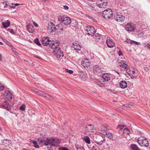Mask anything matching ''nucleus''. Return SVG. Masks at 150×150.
<instances>
[{
	"instance_id": "f257e3e1",
	"label": "nucleus",
	"mask_w": 150,
	"mask_h": 150,
	"mask_svg": "<svg viewBox=\"0 0 150 150\" xmlns=\"http://www.w3.org/2000/svg\"><path fill=\"white\" fill-rule=\"evenodd\" d=\"M137 142L141 146L147 147L149 145L148 141L147 139L143 137H139Z\"/></svg>"
},
{
	"instance_id": "f03ea898",
	"label": "nucleus",
	"mask_w": 150,
	"mask_h": 150,
	"mask_svg": "<svg viewBox=\"0 0 150 150\" xmlns=\"http://www.w3.org/2000/svg\"><path fill=\"white\" fill-rule=\"evenodd\" d=\"M103 16L105 19H109L112 16V12L110 9L108 8L103 12Z\"/></svg>"
},
{
	"instance_id": "7ed1b4c3",
	"label": "nucleus",
	"mask_w": 150,
	"mask_h": 150,
	"mask_svg": "<svg viewBox=\"0 0 150 150\" xmlns=\"http://www.w3.org/2000/svg\"><path fill=\"white\" fill-rule=\"evenodd\" d=\"M86 33L89 35L93 36L96 31L94 28L91 26H88L86 27Z\"/></svg>"
},
{
	"instance_id": "20e7f679",
	"label": "nucleus",
	"mask_w": 150,
	"mask_h": 150,
	"mask_svg": "<svg viewBox=\"0 0 150 150\" xmlns=\"http://www.w3.org/2000/svg\"><path fill=\"white\" fill-rule=\"evenodd\" d=\"M126 30L128 31H134L136 29L135 25L132 23H129L125 26Z\"/></svg>"
},
{
	"instance_id": "39448f33",
	"label": "nucleus",
	"mask_w": 150,
	"mask_h": 150,
	"mask_svg": "<svg viewBox=\"0 0 150 150\" xmlns=\"http://www.w3.org/2000/svg\"><path fill=\"white\" fill-rule=\"evenodd\" d=\"M53 53L54 55L57 58H61L64 56L63 52L61 50L60 48L58 49L53 50Z\"/></svg>"
},
{
	"instance_id": "423d86ee",
	"label": "nucleus",
	"mask_w": 150,
	"mask_h": 150,
	"mask_svg": "<svg viewBox=\"0 0 150 150\" xmlns=\"http://www.w3.org/2000/svg\"><path fill=\"white\" fill-rule=\"evenodd\" d=\"M39 140H40V142L41 143H44L46 146H48V144L50 146H54V141L53 139H47V141L45 142V140L42 139L39 140Z\"/></svg>"
},
{
	"instance_id": "0eeeda50",
	"label": "nucleus",
	"mask_w": 150,
	"mask_h": 150,
	"mask_svg": "<svg viewBox=\"0 0 150 150\" xmlns=\"http://www.w3.org/2000/svg\"><path fill=\"white\" fill-rule=\"evenodd\" d=\"M61 22L63 24L68 25L71 23V19L69 17L63 16L61 17Z\"/></svg>"
},
{
	"instance_id": "6e6552de",
	"label": "nucleus",
	"mask_w": 150,
	"mask_h": 150,
	"mask_svg": "<svg viewBox=\"0 0 150 150\" xmlns=\"http://www.w3.org/2000/svg\"><path fill=\"white\" fill-rule=\"evenodd\" d=\"M56 29L55 26L52 22H50L48 23L47 30L50 33H52Z\"/></svg>"
},
{
	"instance_id": "1a4fd4ad",
	"label": "nucleus",
	"mask_w": 150,
	"mask_h": 150,
	"mask_svg": "<svg viewBox=\"0 0 150 150\" xmlns=\"http://www.w3.org/2000/svg\"><path fill=\"white\" fill-rule=\"evenodd\" d=\"M42 43L44 45L49 46L51 43V41L49 40L48 37H44L42 38Z\"/></svg>"
},
{
	"instance_id": "9d476101",
	"label": "nucleus",
	"mask_w": 150,
	"mask_h": 150,
	"mask_svg": "<svg viewBox=\"0 0 150 150\" xmlns=\"http://www.w3.org/2000/svg\"><path fill=\"white\" fill-rule=\"evenodd\" d=\"M85 130L87 134L89 132L93 133L94 132V129L93 128V126L91 124L87 125L85 128ZM90 133L91 134V133Z\"/></svg>"
},
{
	"instance_id": "9b49d317",
	"label": "nucleus",
	"mask_w": 150,
	"mask_h": 150,
	"mask_svg": "<svg viewBox=\"0 0 150 150\" xmlns=\"http://www.w3.org/2000/svg\"><path fill=\"white\" fill-rule=\"evenodd\" d=\"M115 20L117 21L122 22L124 21L125 17L122 15L121 13H117L116 14V15L115 16Z\"/></svg>"
},
{
	"instance_id": "f8f14e48",
	"label": "nucleus",
	"mask_w": 150,
	"mask_h": 150,
	"mask_svg": "<svg viewBox=\"0 0 150 150\" xmlns=\"http://www.w3.org/2000/svg\"><path fill=\"white\" fill-rule=\"evenodd\" d=\"M59 44L58 42L51 41V43L50 44L49 47L53 49L54 50L59 49Z\"/></svg>"
},
{
	"instance_id": "ddd939ff",
	"label": "nucleus",
	"mask_w": 150,
	"mask_h": 150,
	"mask_svg": "<svg viewBox=\"0 0 150 150\" xmlns=\"http://www.w3.org/2000/svg\"><path fill=\"white\" fill-rule=\"evenodd\" d=\"M5 99L10 101L12 99V94L8 91H6L5 93Z\"/></svg>"
},
{
	"instance_id": "4468645a",
	"label": "nucleus",
	"mask_w": 150,
	"mask_h": 150,
	"mask_svg": "<svg viewBox=\"0 0 150 150\" xmlns=\"http://www.w3.org/2000/svg\"><path fill=\"white\" fill-rule=\"evenodd\" d=\"M93 70L95 74H98L101 72L102 70L100 67L98 65H95L93 67Z\"/></svg>"
},
{
	"instance_id": "2eb2a0df",
	"label": "nucleus",
	"mask_w": 150,
	"mask_h": 150,
	"mask_svg": "<svg viewBox=\"0 0 150 150\" xmlns=\"http://www.w3.org/2000/svg\"><path fill=\"white\" fill-rule=\"evenodd\" d=\"M108 3L106 0H104L103 2L97 4V6L100 8H105L107 7Z\"/></svg>"
},
{
	"instance_id": "dca6fc26",
	"label": "nucleus",
	"mask_w": 150,
	"mask_h": 150,
	"mask_svg": "<svg viewBox=\"0 0 150 150\" xmlns=\"http://www.w3.org/2000/svg\"><path fill=\"white\" fill-rule=\"evenodd\" d=\"M110 75L108 73H105L103 74L102 77L103 81H108L111 79Z\"/></svg>"
},
{
	"instance_id": "f3484780",
	"label": "nucleus",
	"mask_w": 150,
	"mask_h": 150,
	"mask_svg": "<svg viewBox=\"0 0 150 150\" xmlns=\"http://www.w3.org/2000/svg\"><path fill=\"white\" fill-rule=\"evenodd\" d=\"M82 64L85 68H88L90 67V63L88 59H85L83 63H82Z\"/></svg>"
},
{
	"instance_id": "a211bd4d",
	"label": "nucleus",
	"mask_w": 150,
	"mask_h": 150,
	"mask_svg": "<svg viewBox=\"0 0 150 150\" xmlns=\"http://www.w3.org/2000/svg\"><path fill=\"white\" fill-rule=\"evenodd\" d=\"M119 86L122 88H125L127 86V83L125 81H121L119 83Z\"/></svg>"
},
{
	"instance_id": "6ab92c4d",
	"label": "nucleus",
	"mask_w": 150,
	"mask_h": 150,
	"mask_svg": "<svg viewBox=\"0 0 150 150\" xmlns=\"http://www.w3.org/2000/svg\"><path fill=\"white\" fill-rule=\"evenodd\" d=\"M97 137L98 138V139L97 140H95L96 141L95 142L97 144L101 145L102 144L103 142L105 141V139L101 140L102 137L100 136H98Z\"/></svg>"
},
{
	"instance_id": "aec40b11",
	"label": "nucleus",
	"mask_w": 150,
	"mask_h": 150,
	"mask_svg": "<svg viewBox=\"0 0 150 150\" xmlns=\"http://www.w3.org/2000/svg\"><path fill=\"white\" fill-rule=\"evenodd\" d=\"M106 44L110 48H112L114 46L115 44L112 40H107L106 41Z\"/></svg>"
},
{
	"instance_id": "412c9836",
	"label": "nucleus",
	"mask_w": 150,
	"mask_h": 150,
	"mask_svg": "<svg viewBox=\"0 0 150 150\" xmlns=\"http://www.w3.org/2000/svg\"><path fill=\"white\" fill-rule=\"evenodd\" d=\"M120 66L122 68V70L126 69L127 68V65L125 63V61L124 60H121L120 62Z\"/></svg>"
},
{
	"instance_id": "4be33fe9",
	"label": "nucleus",
	"mask_w": 150,
	"mask_h": 150,
	"mask_svg": "<svg viewBox=\"0 0 150 150\" xmlns=\"http://www.w3.org/2000/svg\"><path fill=\"white\" fill-rule=\"evenodd\" d=\"M73 47L76 50H80L81 49V46L78 42H74L73 44Z\"/></svg>"
},
{
	"instance_id": "5701e85b",
	"label": "nucleus",
	"mask_w": 150,
	"mask_h": 150,
	"mask_svg": "<svg viewBox=\"0 0 150 150\" xmlns=\"http://www.w3.org/2000/svg\"><path fill=\"white\" fill-rule=\"evenodd\" d=\"M2 106L4 108L7 110H9L10 108L9 104L6 101H5L2 103Z\"/></svg>"
},
{
	"instance_id": "b1692460",
	"label": "nucleus",
	"mask_w": 150,
	"mask_h": 150,
	"mask_svg": "<svg viewBox=\"0 0 150 150\" xmlns=\"http://www.w3.org/2000/svg\"><path fill=\"white\" fill-rule=\"evenodd\" d=\"M1 24L4 28H6L9 26L10 22L8 21H7L5 22H2Z\"/></svg>"
},
{
	"instance_id": "393cba45",
	"label": "nucleus",
	"mask_w": 150,
	"mask_h": 150,
	"mask_svg": "<svg viewBox=\"0 0 150 150\" xmlns=\"http://www.w3.org/2000/svg\"><path fill=\"white\" fill-rule=\"evenodd\" d=\"M100 130L102 133L104 135H105V134L107 132V128L104 126H102L101 127Z\"/></svg>"
},
{
	"instance_id": "a878e982",
	"label": "nucleus",
	"mask_w": 150,
	"mask_h": 150,
	"mask_svg": "<svg viewBox=\"0 0 150 150\" xmlns=\"http://www.w3.org/2000/svg\"><path fill=\"white\" fill-rule=\"evenodd\" d=\"M54 146H56L59 145L60 143V140L58 139H53Z\"/></svg>"
},
{
	"instance_id": "bb28decb",
	"label": "nucleus",
	"mask_w": 150,
	"mask_h": 150,
	"mask_svg": "<svg viewBox=\"0 0 150 150\" xmlns=\"http://www.w3.org/2000/svg\"><path fill=\"white\" fill-rule=\"evenodd\" d=\"M84 141L87 144H90L91 143L89 138L87 136H84L83 137Z\"/></svg>"
},
{
	"instance_id": "cd10ccee",
	"label": "nucleus",
	"mask_w": 150,
	"mask_h": 150,
	"mask_svg": "<svg viewBox=\"0 0 150 150\" xmlns=\"http://www.w3.org/2000/svg\"><path fill=\"white\" fill-rule=\"evenodd\" d=\"M130 147L132 150H139V149L137 147V145L135 144H132L131 145Z\"/></svg>"
},
{
	"instance_id": "c85d7f7f",
	"label": "nucleus",
	"mask_w": 150,
	"mask_h": 150,
	"mask_svg": "<svg viewBox=\"0 0 150 150\" xmlns=\"http://www.w3.org/2000/svg\"><path fill=\"white\" fill-rule=\"evenodd\" d=\"M105 135L110 139H111L112 138V135L111 133L108 132V131L105 134Z\"/></svg>"
},
{
	"instance_id": "c756f323",
	"label": "nucleus",
	"mask_w": 150,
	"mask_h": 150,
	"mask_svg": "<svg viewBox=\"0 0 150 150\" xmlns=\"http://www.w3.org/2000/svg\"><path fill=\"white\" fill-rule=\"evenodd\" d=\"M86 76V72H82L81 73L80 76L82 78H85Z\"/></svg>"
},
{
	"instance_id": "7c9ffc66",
	"label": "nucleus",
	"mask_w": 150,
	"mask_h": 150,
	"mask_svg": "<svg viewBox=\"0 0 150 150\" xmlns=\"http://www.w3.org/2000/svg\"><path fill=\"white\" fill-rule=\"evenodd\" d=\"M130 132L129 130L127 128H125L124 129L123 133L127 134H128Z\"/></svg>"
},
{
	"instance_id": "2f4dec72",
	"label": "nucleus",
	"mask_w": 150,
	"mask_h": 150,
	"mask_svg": "<svg viewBox=\"0 0 150 150\" xmlns=\"http://www.w3.org/2000/svg\"><path fill=\"white\" fill-rule=\"evenodd\" d=\"M43 96H44L47 98H49V99H50L51 100H52V98H53L52 97H51L50 96L48 95L45 93H44L43 95Z\"/></svg>"
},
{
	"instance_id": "473e14b6",
	"label": "nucleus",
	"mask_w": 150,
	"mask_h": 150,
	"mask_svg": "<svg viewBox=\"0 0 150 150\" xmlns=\"http://www.w3.org/2000/svg\"><path fill=\"white\" fill-rule=\"evenodd\" d=\"M34 42L38 45L40 46L41 45V44L40 42H39L38 39H35L34 40Z\"/></svg>"
},
{
	"instance_id": "72a5a7b5",
	"label": "nucleus",
	"mask_w": 150,
	"mask_h": 150,
	"mask_svg": "<svg viewBox=\"0 0 150 150\" xmlns=\"http://www.w3.org/2000/svg\"><path fill=\"white\" fill-rule=\"evenodd\" d=\"M65 71L69 73V74H71L73 73V71L71 70H69L68 69L66 68L65 69Z\"/></svg>"
},
{
	"instance_id": "f704fd0d",
	"label": "nucleus",
	"mask_w": 150,
	"mask_h": 150,
	"mask_svg": "<svg viewBox=\"0 0 150 150\" xmlns=\"http://www.w3.org/2000/svg\"><path fill=\"white\" fill-rule=\"evenodd\" d=\"M32 27V26L30 25H27V30H28V31L29 32V33H31L32 32V30H31V31H30V27Z\"/></svg>"
},
{
	"instance_id": "c9c22d12",
	"label": "nucleus",
	"mask_w": 150,
	"mask_h": 150,
	"mask_svg": "<svg viewBox=\"0 0 150 150\" xmlns=\"http://www.w3.org/2000/svg\"><path fill=\"white\" fill-rule=\"evenodd\" d=\"M4 42L6 43V44L9 46H11V44L6 39H4Z\"/></svg>"
},
{
	"instance_id": "e433bc0d",
	"label": "nucleus",
	"mask_w": 150,
	"mask_h": 150,
	"mask_svg": "<svg viewBox=\"0 0 150 150\" xmlns=\"http://www.w3.org/2000/svg\"><path fill=\"white\" fill-rule=\"evenodd\" d=\"M103 38V35H101V34L98 35V36H97L96 39H99L100 40L102 39V40Z\"/></svg>"
},
{
	"instance_id": "4c0bfd02",
	"label": "nucleus",
	"mask_w": 150,
	"mask_h": 150,
	"mask_svg": "<svg viewBox=\"0 0 150 150\" xmlns=\"http://www.w3.org/2000/svg\"><path fill=\"white\" fill-rule=\"evenodd\" d=\"M125 42H127L128 43H129L131 44H133V40H127L125 41Z\"/></svg>"
},
{
	"instance_id": "58836bf2",
	"label": "nucleus",
	"mask_w": 150,
	"mask_h": 150,
	"mask_svg": "<svg viewBox=\"0 0 150 150\" xmlns=\"http://www.w3.org/2000/svg\"><path fill=\"white\" fill-rule=\"evenodd\" d=\"M59 150H68V149L64 147H61L59 148Z\"/></svg>"
},
{
	"instance_id": "ea45409f",
	"label": "nucleus",
	"mask_w": 150,
	"mask_h": 150,
	"mask_svg": "<svg viewBox=\"0 0 150 150\" xmlns=\"http://www.w3.org/2000/svg\"><path fill=\"white\" fill-rule=\"evenodd\" d=\"M25 105L23 104L20 107V109L21 110H25Z\"/></svg>"
},
{
	"instance_id": "a19ab883",
	"label": "nucleus",
	"mask_w": 150,
	"mask_h": 150,
	"mask_svg": "<svg viewBox=\"0 0 150 150\" xmlns=\"http://www.w3.org/2000/svg\"><path fill=\"white\" fill-rule=\"evenodd\" d=\"M124 127V125H118L117 127V128H119L120 130H122Z\"/></svg>"
},
{
	"instance_id": "79ce46f5",
	"label": "nucleus",
	"mask_w": 150,
	"mask_h": 150,
	"mask_svg": "<svg viewBox=\"0 0 150 150\" xmlns=\"http://www.w3.org/2000/svg\"><path fill=\"white\" fill-rule=\"evenodd\" d=\"M131 104H131V103H130L129 104H125L124 106L126 107L130 108L132 106V103Z\"/></svg>"
},
{
	"instance_id": "37998d69",
	"label": "nucleus",
	"mask_w": 150,
	"mask_h": 150,
	"mask_svg": "<svg viewBox=\"0 0 150 150\" xmlns=\"http://www.w3.org/2000/svg\"><path fill=\"white\" fill-rule=\"evenodd\" d=\"M32 90L33 91H35V92H36L37 93H38V92L39 91V89H36V88H34V87L32 88Z\"/></svg>"
},
{
	"instance_id": "c03bdc74",
	"label": "nucleus",
	"mask_w": 150,
	"mask_h": 150,
	"mask_svg": "<svg viewBox=\"0 0 150 150\" xmlns=\"http://www.w3.org/2000/svg\"><path fill=\"white\" fill-rule=\"evenodd\" d=\"M76 149L78 150H84V149L82 147H77Z\"/></svg>"
},
{
	"instance_id": "a18cd8bd",
	"label": "nucleus",
	"mask_w": 150,
	"mask_h": 150,
	"mask_svg": "<svg viewBox=\"0 0 150 150\" xmlns=\"http://www.w3.org/2000/svg\"><path fill=\"white\" fill-rule=\"evenodd\" d=\"M38 93L39 95H43L44 93V92H43L42 91L40 90H39Z\"/></svg>"
},
{
	"instance_id": "49530a36",
	"label": "nucleus",
	"mask_w": 150,
	"mask_h": 150,
	"mask_svg": "<svg viewBox=\"0 0 150 150\" xmlns=\"http://www.w3.org/2000/svg\"><path fill=\"white\" fill-rule=\"evenodd\" d=\"M97 83L98 85L99 86H103V84L102 83H101L99 81H97Z\"/></svg>"
},
{
	"instance_id": "de8ad7c7",
	"label": "nucleus",
	"mask_w": 150,
	"mask_h": 150,
	"mask_svg": "<svg viewBox=\"0 0 150 150\" xmlns=\"http://www.w3.org/2000/svg\"><path fill=\"white\" fill-rule=\"evenodd\" d=\"M52 146H47V149L48 150H52Z\"/></svg>"
},
{
	"instance_id": "09e8293b",
	"label": "nucleus",
	"mask_w": 150,
	"mask_h": 150,
	"mask_svg": "<svg viewBox=\"0 0 150 150\" xmlns=\"http://www.w3.org/2000/svg\"><path fill=\"white\" fill-rule=\"evenodd\" d=\"M63 7H64V8L66 10H67L69 8L67 6H66V5L64 6H63Z\"/></svg>"
},
{
	"instance_id": "8fccbe9b",
	"label": "nucleus",
	"mask_w": 150,
	"mask_h": 150,
	"mask_svg": "<svg viewBox=\"0 0 150 150\" xmlns=\"http://www.w3.org/2000/svg\"><path fill=\"white\" fill-rule=\"evenodd\" d=\"M139 44V42H137L134 41L133 40V44L135 45H138Z\"/></svg>"
},
{
	"instance_id": "3c124183",
	"label": "nucleus",
	"mask_w": 150,
	"mask_h": 150,
	"mask_svg": "<svg viewBox=\"0 0 150 150\" xmlns=\"http://www.w3.org/2000/svg\"><path fill=\"white\" fill-rule=\"evenodd\" d=\"M33 24L36 27H38V25L36 23H35L34 21H33Z\"/></svg>"
},
{
	"instance_id": "603ef678",
	"label": "nucleus",
	"mask_w": 150,
	"mask_h": 150,
	"mask_svg": "<svg viewBox=\"0 0 150 150\" xmlns=\"http://www.w3.org/2000/svg\"><path fill=\"white\" fill-rule=\"evenodd\" d=\"M117 54L120 56L122 54V53L121 52L119 51L117 52Z\"/></svg>"
},
{
	"instance_id": "864d4df0",
	"label": "nucleus",
	"mask_w": 150,
	"mask_h": 150,
	"mask_svg": "<svg viewBox=\"0 0 150 150\" xmlns=\"http://www.w3.org/2000/svg\"><path fill=\"white\" fill-rule=\"evenodd\" d=\"M9 32L10 33H11L12 34H13L14 33V32L13 31V30L12 29H10L9 30Z\"/></svg>"
},
{
	"instance_id": "5fc2aeb1",
	"label": "nucleus",
	"mask_w": 150,
	"mask_h": 150,
	"mask_svg": "<svg viewBox=\"0 0 150 150\" xmlns=\"http://www.w3.org/2000/svg\"><path fill=\"white\" fill-rule=\"evenodd\" d=\"M32 143L33 144H34V145L37 144V142L35 141H33Z\"/></svg>"
},
{
	"instance_id": "6e6d98bb",
	"label": "nucleus",
	"mask_w": 150,
	"mask_h": 150,
	"mask_svg": "<svg viewBox=\"0 0 150 150\" xmlns=\"http://www.w3.org/2000/svg\"><path fill=\"white\" fill-rule=\"evenodd\" d=\"M34 147L36 148H39V145L37 144L34 145Z\"/></svg>"
},
{
	"instance_id": "4d7b16f0",
	"label": "nucleus",
	"mask_w": 150,
	"mask_h": 150,
	"mask_svg": "<svg viewBox=\"0 0 150 150\" xmlns=\"http://www.w3.org/2000/svg\"><path fill=\"white\" fill-rule=\"evenodd\" d=\"M147 46L148 48L150 49V45L148 44H147Z\"/></svg>"
},
{
	"instance_id": "13d9d810",
	"label": "nucleus",
	"mask_w": 150,
	"mask_h": 150,
	"mask_svg": "<svg viewBox=\"0 0 150 150\" xmlns=\"http://www.w3.org/2000/svg\"><path fill=\"white\" fill-rule=\"evenodd\" d=\"M10 6L11 8H12L13 9H14L15 8V6Z\"/></svg>"
},
{
	"instance_id": "bf43d9fd",
	"label": "nucleus",
	"mask_w": 150,
	"mask_h": 150,
	"mask_svg": "<svg viewBox=\"0 0 150 150\" xmlns=\"http://www.w3.org/2000/svg\"><path fill=\"white\" fill-rule=\"evenodd\" d=\"M20 4L18 3H16L14 4V5L15 6H18Z\"/></svg>"
},
{
	"instance_id": "052dcab7",
	"label": "nucleus",
	"mask_w": 150,
	"mask_h": 150,
	"mask_svg": "<svg viewBox=\"0 0 150 150\" xmlns=\"http://www.w3.org/2000/svg\"><path fill=\"white\" fill-rule=\"evenodd\" d=\"M2 60V57L1 54H0V60Z\"/></svg>"
},
{
	"instance_id": "680f3d73",
	"label": "nucleus",
	"mask_w": 150,
	"mask_h": 150,
	"mask_svg": "<svg viewBox=\"0 0 150 150\" xmlns=\"http://www.w3.org/2000/svg\"><path fill=\"white\" fill-rule=\"evenodd\" d=\"M1 150H9L8 149H7L6 148H5V149H2Z\"/></svg>"
},
{
	"instance_id": "e2e57ef3",
	"label": "nucleus",
	"mask_w": 150,
	"mask_h": 150,
	"mask_svg": "<svg viewBox=\"0 0 150 150\" xmlns=\"http://www.w3.org/2000/svg\"><path fill=\"white\" fill-rule=\"evenodd\" d=\"M3 45V43L1 42H0V45Z\"/></svg>"
},
{
	"instance_id": "0e129e2a",
	"label": "nucleus",
	"mask_w": 150,
	"mask_h": 150,
	"mask_svg": "<svg viewBox=\"0 0 150 150\" xmlns=\"http://www.w3.org/2000/svg\"><path fill=\"white\" fill-rule=\"evenodd\" d=\"M132 74H135V71H132Z\"/></svg>"
},
{
	"instance_id": "69168bd1",
	"label": "nucleus",
	"mask_w": 150,
	"mask_h": 150,
	"mask_svg": "<svg viewBox=\"0 0 150 150\" xmlns=\"http://www.w3.org/2000/svg\"><path fill=\"white\" fill-rule=\"evenodd\" d=\"M116 72L118 74V75L119 74V73L117 71H116Z\"/></svg>"
},
{
	"instance_id": "338daca9",
	"label": "nucleus",
	"mask_w": 150,
	"mask_h": 150,
	"mask_svg": "<svg viewBox=\"0 0 150 150\" xmlns=\"http://www.w3.org/2000/svg\"><path fill=\"white\" fill-rule=\"evenodd\" d=\"M2 86H4L2 84H1V86H0V87H1Z\"/></svg>"
},
{
	"instance_id": "774afa93",
	"label": "nucleus",
	"mask_w": 150,
	"mask_h": 150,
	"mask_svg": "<svg viewBox=\"0 0 150 150\" xmlns=\"http://www.w3.org/2000/svg\"><path fill=\"white\" fill-rule=\"evenodd\" d=\"M36 57V58H39L38 57V56H37V57Z\"/></svg>"
}]
</instances>
